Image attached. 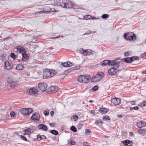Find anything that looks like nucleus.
<instances>
[{"mask_svg": "<svg viewBox=\"0 0 146 146\" xmlns=\"http://www.w3.org/2000/svg\"><path fill=\"white\" fill-rule=\"evenodd\" d=\"M91 79V77L89 75L80 76L78 78V81L80 83H85L88 82Z\"/></svg>", "mask_w": 146, "mask_h": 146, "instance_id": "obj_1", "label": "nucleus"}, {"mask_svg": "<svg viewBox=\"0 0 146 146\" xmlns=\"http://www.w3.org/2000/svg\"><path fill=\"white\" fill-rule=\"evenodd\" d=\"M104 74L102 72H100L95 75L92 78L91 81L96 82L100 81L103 77Z\"/></svg>", "mask_w": 146, "mask_h": 146, "instance_id": "obj_2", "label": "nucleus"}, {"mask_svg": "<svg viewBox=\"0 0 146 146\" xmlns=\"http://www.w3.org/2000/svg\"><path fill=\"white\" fill-rule=\"evenodd\" d=\"M124 37L126 39L131 41L135 40L136 38V35L132 33H125Z\"/></svg>", "mask_w": 146, "mask_h": 146, "instance_id": "obj_3", "label": "nucleus"}, {"mask_svg": "<svg viewBox=\"0 0 146 146\" xmlns=\"http://www.w3.org/2000/svg\"><path fill=\"white\" fill-rule=\"evenodd\" d=\"M54 71H50L48 69H46L44 70L43 73V77L44 78H50L53 76V74H52V72Z\"/></svg>", "mask_w": 146, "mask_h": 146, "instance_id": "obj_4", "label": "nucleus"}, {"mask_svg": "<svg viewBox=\"0 0 146 146\" xmlns=\"http://www.w3.org/2000/svg\"><path fill=\"white\" fill-rule=\"evenodd\" d=\"M108 64L109 65H114V67L118 68L120 66V62H117L116 59L114 60H108Z\"/></svg>", "mask_w": 146, "mask_h": 146, "instance_id": "obj_5", "label": "nucleus"}, {"mask_svg": "<svg viewBox=\"0 0 146 146\" xmlns=\"http://www.w3.org/2000/svg\"><path fill=\"white\" fill-rule=\"evenodd\" d=\"M59 0H56L54 1V4L55 5H60L61 7L64 8H66V0H64L63 1L62 0H60V2H57L58 1H59Z\"/></svg>", "mask_w": 146, "mask_h": 146, "instance_id": "obj_6", "label": "nucleus"}, {"mask_svg": "<svg viewBox=\"0 0 146 146\" xmlns=\"http://www.w3.org/2000/svg\"><path fill=\"white\" fill-rule=\"evenodd\" d=\"M33 111V110L31 108H22L21 110V113L24 115H27L30 114Z\"/></svg>", "mask_w": 146, "mask_h": 146, "instance_id": "obj_7", "label": "nucleus"}, {"mask_svg": "<svg viewBox=\"0 0 146 146\" xmlns=\"http://www.w3.org/2000/svg\"><path fill=\"white\" fill-rule=\"evenodd\" d=\"M37 90L34 88H32L27 90V93L31 95H36L37 94Z\"/></svg>", "mask_w": 146, "mask_h": 146, "instance_id": "obj_8", "label": "nucleus"}, {"mask_svg": "<svg viewBox=\"0 0 146 146\" xmlns=\"http://www.w3.org/2000/svg\"><path fill=\"white\" fill-rule=\"evenodd\" d=\"M47 86V84L45 83H40L38 84L39 88L42 92H44L46 90Z\"/></svg>", "mask_w": 146, "mask_h": 146, "instance_id": "obj_9", "label": "nucleus"}, {"mask_svg": "<svg viewBox=\"0 0 146 146\" xmlns=\"http://www.w3.org/2000/svg\"><path fill=\"white\" fill-rule=\"evenodd\" d=\"M5 64L4 68L5 69L10 70L13 67V65L12 64L10 63L8 60L6 61L4 63Z\"/></svg>", "mask_w": 146, "mask_h": 146, "instance_id": "obj_10", "label": "nucleus"}, {"mask_svg": "<svg viewBox=\"0 0 146 146\" xmlns=\"http://www.w3.org/2000/svg\"><path fill=\"white\" fill-rule=\"evenodd\" d=\"M111 101L114 106L118 105L121 103V100L118 98H113L111 99Z\"/></svg>", "mask_w": 146, "mask_h": 146, "instance_id": "obj_11", "label": "nucleus"}, {"mask_svg": "<svg viewBox=\"0 0 146 146\" xmlns=\"http://www.w3.org/2000/svg\"><path fill=\"white\" fill-rule=\"evenodd\" d=\"M117 68L114 67L113 68H110L108 70V74L111 75H115L117 72Z\"/></svg>", "mask_w": 146, "mask_h": 146, "instance_id": "obj_12", "label": "nucleus"}, {"mask_svg": "<svg viewBox=\"0 0 146 146\" xmlns=\"http://www.w3.org/2000/svg\"><path fill=\"white\" fill-rule=\"evenodd\" d=\"M137 57H128L124 59L125 62L127 63H130L133 61L137 60Z\"/></svg>", "mask_w": 146, "mask_h": 146, "instance_id": "obj_13", "label": "nucleus"}, {"mask_svg": "<svg viewBox=\"0 0 146 146\" xmlns=\"http://www.w3.org/2000/svg\"><path fill=\"white\" fill-rule=\"evenodd\" d=\"M17 51L18 53H21V55L23 53H25L26 52L25 49L23 47L18 46L17 47Z\"/></svg>", "mask_w": 146, "mask_h": 146, "instance_id": "obj_14", "label": "nucleus"}, {"mask_svg": "<svg viewBox=\"0 0 146 146\" xmlns=\"http://www.w3.org/2000/svg\"><path fill=\"white\" fill-rule=\"evenodd\" d=\"M37 128L39 129H41L43 131H47L48 130L47 126L43 124H41L38 125L37 126Z\"/></svg>", "mask_w": 146, "mask_h": 146, "instance_id": "obj_15", "label": "nucleus"}, {"mask_svg": "<svg viewBox=\"0 0 146 146\" xmlns=\"http://www.w3.org/2000/svg\"><path fill=\"white\" fill-rule=\"evenodd\" d=\"M40 118L39 114L38 113H35L31 117V119L32 120H35L38 121Z\"/></svg>", "mask_w": 146, "mask_h": 146, "instance_id": "obj_16", "label": "nucleus"}, {"mask_svg": "<svg viewBox=\"0 0 146 146\" xmlns=\"http://www.w3.org/2000/svg\"><path fill=\"white\" fill-rule=\"evenodd\" d=\"M81 52L83 53L84 55H89L92 53V51L91 50H81Z\"/></svg>", "mask_w": 146, "mask_h": 146, "instance_id": "obj_17", "label": "nucleus"}, {"mask_svg": "<svg viewBox=\"0 0 146 146\" xmlns=\"http://www.w3.org/2000/svg\"><path fill=\"white\" fill-rule=\"evenodd\" d=\"M49 90L51 92H54L58 90V87L57 86H52L50 87Z\"/></svg>", "mask_w": 146, "mask_h": 146, "instance_id": "obj_18", "label": "nucleus"}, {"mask_svg": "<svg viewBox=\"0 0 146 146\" xmlns=\"http://www.w3.org/2000/svg\"><path fill=\"white\" fill-rule=\"evenodd\" d=\"M146 125V123L142 121L139 122L137 123V126L139 128H141V127H144Z\"/></svg>", "mask_w": 146, "mask_h": 146, "instance_id": "obj_19", "label": "nucleus"}, {"mask_svg": "<svg viewBox=\"0 0 146 146\" xmlns=\"http://www.w3.org/2000/svg\"><path fill=\"white\" fill-rule=\"evenodd\" d=\"M22 58V60L23 61H24L26 60H27L29 59V56L25 53H23L21 55Z\"/></svg>", "mask_w": 146, "mask_h": 146, "instance_id": "obj_20", "label": "nucleus"}, {"mask_svg": "<svg viewBox=\"0 0 146 146\" xmlns=\"http://www.w3.org/2000/svg\"><path fill=\"white\" fill-rule=\"evenodd\" d=\"M66 8H72L73 6V3L68 0H66Z\"/></svg>", "mask_w": 146, "mask_h": 146, "instance_id": "obj_21", "label": "nucleus"}, {"mask_svg": "<svg viewBox=\"0 0 146 146\" xmlns=\"http://www.w3.org/2000/svg\"><path fill=\"white\" fill-rule=\"evenodd\" d=\"M62 65L65 67H69L72 66V64L69 61L62 63Z\"/></svg>", "mask_w": 146, "mask_h": 146, "instance_id": "obj_22", "label": "nucleus"}, {"mask_svg": "<svg viewBox=\"0 0 146 146\" xmlns=\"http://www.w3.org/2000/svg\"><path fill=\"white\" fill-rule=\"evenodd\" d=\"M108 111V109L104 108H102L99 110V111L102 114L105 113Z\"/></svg>", "mask_w": 146, "mask_h": 146, "instance_id": "obj_23", "label": "nucleus"}, {"mask_svg": "<svg viewBox=\"0 0 146 146\" xmlns=\"http://www.w3.org/2000/svg\"><path fill=\"white\" fill-rule=\"evenodd\" d=\"M25 131L27 135L29 134V133H32L34 131V129L30 128H28L25 130Z\"/></svg>", "mask_w": 146, "mask_h": 146, "instance_id": "obj_24", "label": "nucleus"}, {"mask_svg": "<svg viewBox=\"0 0 146 146\" xmlns=\"http://www.w3.org/2000/svg\"><path fill=\"white\" fill-rule=\"evenodd\" d=\"M23 64H19L16 67V69L17 70H20L23 69Z\"/></svg>", "mask_w": 146, "mask_h": 146, "instance_id": "obj_25", "label": "nucleus"}, {"mask_svg": "<svg viewBox=\"0 0 146 146\" xmlns=\"http://www.w3.org/2000/svg\"><path fill=\"white\" fill-rule=\"evenodd\" d=\"M108 60H105L102 61L101 62V65L102 66H104L108 64Z\"/></svg>", "mask_w": 146, "mask_h": 146, "instance_id": "obj_26", "label": "nucleus"}, {"mask_svg": "<svg viewBox=\"0 0 146 146\" xmlns=\"http://www.w3.org/2000/svg\"><path fill=\"white\" fill-rule=\"evenodd\" d=\"M78 117L77 115H74L72 116L71 120L72 121H75L78 119Z\"/></svg>", "mask_w": 146, "mask_h": 146, "instance_id": "obj_27", "label": "nucleus"}, {"mask_svg": "<svg viewBox=\"0 0 146 146\" xmlns=\"http://www.w3.org/2000/svg\"><path fill=\"white\" fill-rule=\"evenodd\" d=\"M6 56L7 55L6 53H3L1 54L0 56V58L1 60H5Z\"/></svg>", "mask_w": 146, "mask_h": 146, "instance_id": "obj_28", "label": "nucleus"}, {"mask_svg": "<svg viewBox=\"0 0 146 146\" xmlns=\"http://www.w3.org/2000/svg\"><path fill=\"white\" fill-rule=\"evenodd\" d=\"M139 106L142 107H144L146 106V101L140 103L138 105Z\"/></svg>", "mask_w": 146, "mask_h": 146, "instance_id": "obj_29", "label": "nucleus"}, {"mask_svg": "<svg viewBox=\"0 0 146 146\" xmlns=\"http://www.w3.org/2000/svg\"><path fill=\"white\" fill-rule=\"evenodd\" d=\"M50 132L52 134L57 135L58 134L57 131L55 130H52L50 131Z\"/></svg>", "mask_w": 146, "mask_h": 146, "instance_id": "obj_30", "label": "nucleus"}, {"mask_svg": "<svg viewBox=\"0 0 146 146\" xmlns=\"http://www.w3.org/2000/svg\"><path fill=\"white\" fill-rule=\"evenodd\" d=\"M110 16L109 15L107 14H104L102 15L101 17L103 19H106L108 18Z\"/></svg>", "mask_w": 146, "mask_h": 146, "instance_id": "obj_31", "label": "nucleus"}, {"mask_svg": "<svg viewBox=\"0 0 146 146\" xmlns=\"http://www.w3.org/2000/svg\"><path fill=\"white\" fill-rule=\"evenodd\" d=\"M130 141L127 140L124 141L123 143V144L126 146L128 145V144H130Z\"/></svg>", "mask_w": 146, "mask_h": 146, "instance_id": "obj_32", "label": "nucleus"}, {"mask_svg": "<svg viewBox=\"0 0 146 146\" xmlns=\"http://www.w3.org/2000/svg\"><path fill=\"white\" fill-rule=\"evenodd\" d=\"M86 20L92 19V17L90 15H85L84 16Z\"/></svg>", "mask_w": 146, "mask_h": 146, "instance_id": "obj_33", "label": "nucleus"}, {"mask_svg": "<svg viewBox=\"0 0 146 146\" xmlns=\"http://www.w3.org/2000/svg\"><path fill=\"white\" fill-rule=\"evenodd\" d=\"M102 119L103 120L106 121V120H109L110 119L108 116L106 115L102 117Z\"/></svg>", "mask_w": 146, "mask_h": 146, "instance_id": "obj_34", "label": "nucleus"}, {"mask_svg": "<svg viewBox=\"0 0 146 146\" xmlns=\"http://www.w3.org/2000/svg\"><path fill=\"white\" fill-rule=\"evenodd\" d=\"M145 130L144 129H140L139 131V132L141 134H145Z\"/></svg>", "mask_w": 146, "mask_h": 146, "instance_id": "obj_35", "label": "nucleus"}, {"mask_svg": "<svg viewBox=\"0 0 146 146\" xmlns=\"http://www.w3.org/2000/svg\"><path fill=\"white\" fill-rule=\"evenodd\" d=\"M95 124H102V121L101 119H99L97 120H96L95 122Z\"/></svg>", "mask_w": 146, "mask_h": 146, "instance_id": "obj_36", "label": "nucleus"}, {"mask_svg": "<svg viewBox=\"0 0 146 146\" xmlns=\"http://www.w3.org/2000/svg\"><path fill=\"white\" fill-rule=\"evenodd\" d=\"M71 130L74 132H76L77 131V129L74 126H72L70 127Z\"/></svg>", "mask_w": 146, "mask_h": 146, "instance_id": "obj_37", "label": "nucleus"}, {"mask_svg": "<svg viewBox=\"0 0 146 146\" xmlns=\"http://www.w3.org/2000/svg\"><path fill=\"white\" fill-rule=\"evenodd\" d=\"M139 109V107L138 106H135L133 107H130V110H138Z\"/></svg>", "mask_w": 146, "mask_h": 146, "instance_id": "obj_38", "label": "nucleus"}, {"mask_svg": "<svg viewBox=\"0 0 146 146\" xmlns=\"http://www.w3.org/2000/svg\"><path fill=\"white\" fill-rule=\"evenodd\" d=\"M11 57L14 60L16 58V56L14 53H11Z\"/></svg>", "mask_w": 146, "mask_h": 146, "instance_id": "obj_39", "label": "nucleus"}, {"mask_svg": "<svg viewBox=\"0 0 146 146\" xmlns=\"http://www.w3.org/2000/svg\"><path fill=\"white\" fill-rule=\"evenodd\" d=\"M98 86H95L92 88V90H93V91H96L98 90Z\"/></svg>", "mask_w": 146, "mask_h": 146, "instance_id": "obj_40", "label": "nucleus"}, {"mask_svg": "<svg viewBox=\"0 0 146 146\" xmlns=\"http://www.w3.org/2000/svg\"><path fill=\"white\" fill-rule=\"evenodd\" d=\"M49 113V111L46 110H45L44 111V114L46 116L48 115Z\"/></svg>", "mask_w": 146, "mask_h": 146, "instance_id": "obj_41", "label": "nucleus"}, {"mask_svg": "<svg viewBox=\"0 0 146 146\" xmlns=\"http://www.w3.org/2000/svg\"><path fill=\"white\" fill-rule=\"evenodd\" d=\"M7 83L11 84L13 82V81L12 80H10L9 78H8L7 80Z\"/></svg>", "mask_w": 146, "mask_h": 146, "instance_id": "obj_42", "label": "nucleus"}, {"mask_svg": "<svg viewBox=\"0 0 146 146\" xmlns=\"http://www.w3.org/2000/svg\"><path fill=\"white\" fill-rule=\"evenodd\" d=\"M90 133V131L89 129H86V130H85V133L87 135H89V133Z\"/></svg>", "mask_w": 146, "mask_h": 146, "instance_id": "obj_43", "label": "nucleus"}, {"mask_svg": "<svg viewBox=\"0 0 146 146\" xmlns=\"http://www.w3.org/2000/svg\"><path fill=\"white\" fill-rule=\"evenodd\" d=\"M10 115L11 117H15V113L14 112L12 111L10 112Z\"/></svg>", "mask_w": 146, "mask_h": 146, "instance_id": "obj_44", "label": "nucleus"}, {"mask_svg": "<svg viewBox=\"0 0 146 146\" xmlns=\"http://www.w3.org/2000/svg\"><path fill=\"white\" fill-rule=\"evenodd\" d=\"M37 140L40 141L41 140H42V139L41 138V135L39 134H38L37 136Z\"/></svg>", "mask_w": 146, "mask_h": 146, "instance_id": "obj_45", "label": "nucleus"}, {"mask_svg": "<svg viewBox=\"0 0 146 146\" xmlns=\"http://www.w3.org/2000/svg\"><path fill=\"white\" fill-rule=\"evenodd\" d=\"M16 84L15 82H14L13 81V82L11 83V84L10 86L12 87H15L16 86Z\"/></svg>", "mask_w": 146, "mask_h": 146, "instance_id": "obj_46", "label": "nucleus"}, {"mask_svg": "<svg viewBox=\"0 0 146 146\" xmlns=\"http://www.w3.org/2000/svg\"><path fill=\"white\" fill-rule=\"evenodd\" d=\"M21 137L24 140L27 141V139L23 135H21Z\"/></svg>", "mask_w": 146, "mask_h": 146, "instance_id": "obj_47", "label": "nucleus"}, {"mask_svg": "<svg viewBox=\"0 0 146 146\" xmlns=\"http://www.w3.org/2000/svg\"><path fill=\"white\" fill-rule=\"evenodd\" d=\"M70 145H74L76 143L75 142L72 141V140H71L70 141V142L69 143Z\"/></svg>", "mask_w": 146, "mask_h": 146, "instance_id": "obj_48", "label": "nucleus"}, {"mask_svg": "<svg viewBox=\"0 0 146 146\" xmlns=\"http://www.w3.org/2000/svg\"><path fill=\"white\" fill-rule=\"evenodd\" d=\"M49 12V11H40V12H39L38 13H48V12Z\"/></svg>", "mask_w": 146, "mask_h": 146, "instance_id": "obj_49", "label": "nucleus"}, {"mask_svg": "<svg viewBox=\"0 0 146 146\" xmlns=\"http://www.w3.org/2000/svg\"><path fill=\"white\" fill-rule=\"evenodd\" d=\"M49 125L50 126L53 127L55 126V124L54 123H50Z\"/></svg>", "mask_w": 146, "mask_h": 146, "instance_id": "obj_50", "label": "nucleus"}, {"mask_svg": "<svg viewBox=\"0 0 146 146\" xmlns=\"http://www.w3.org/2000/svg\"><path fill=\"white\" fill-rule=\"evenodd\" d=\"M78 7L77 5L73 4V6L72 7L74 9H77Z\"/></svg>", "mask_w": 146, "mask_h": 146, "instance_id": "obj_51", "label": "nucleus"}, {"mask_svg": "<svg viewBox=\"0 0 146 146\" xmlns=\"http://www.w3.org/2000/svg\"><path fill=\"white\" fill-rule=\"evenodd\" d=\"M91 32L90 30L88 31L86 33H85L84 35H89L91 33Z\"/></svg>", "mask_w": 146, "mask_h": 146, "instance_id": "obj_52", "label": "nucleus"}, {"mask_svg": "<svg viewBox=\"0 0 146 146\" xmlns=\"http://www.w3.org/2000/svg\"><path fill=\"white\" fill-rule=\"evenodd\" d=\"M10 37H6V38H3V41H5V40H8V39L9 38H10Z\"/></svg>", "mask_w": 146, "mask_h": 146, "instance_id": "obj_53", "label": "nucleus"}, {"mask_svg": "<svg viewBox=\"0 0 146 146\" xmlns=\"http://www.w3.org/2000/svg\"><path fill=\"white\" fill-rule=\"evenodd\" d=\"M41 138L42 139H46V137L44 135H41Z\"/></svg>", "mask_w": 146, "mask_h": 146, "instance_id": "obj_54", "label": "nucleus"}, {"mask_svg": "<svg viewBox=\"0 0 146 146\" xmlns=\"http://www.w3.org/2000/svg\"><path fill=\"white\" fill-rule=\"evenodd\" d=\"M53 70V71H54L53 72H52V74H53V76L54 75V74H56V72L54 70Z\"/></svg>", "mask_w": 146, "mask_h": 146, "instance_id": "obj_55", "label": "nucleus"}, {"mask_svg": "<svg viewBox=\"0 0 146 146\" xmlns=\"http://www.w3.org/2000/svg\"><path fill=\"white\" fill-rule=\"evenodd\" d=\"M50 113V114H51V116H52L53 115V114H54V111H51Z\"/></svg>", "mask_w": 146, "mask_h": 146, "instance_id": "obj_56", "label": "nucleus"}, {"mask_svg": "<svg viewBox=\"0 0 146 146\" xmlns=\"http://www.w3.org/2000/svg\"><path fill=\"white\" fill-rule=\"evenodd\" d=\"M134 102L133 101H132L131 102V104L132 105H136V104L134 103Z\"/></svg>", "mask_w": 146, "mask_h": 146, "instance_id": "obj_57", "label": "nucleus"}, {"mask_svg": "<svg viewBox=\"0 0 146 146\" xmlns=\"http://www.w3.org/2000/svg\"><path fill=\"white\" fill-rule=\"evenodd\" d=\"M80 65H79L78 66H77L76 67L75 69H80Z\"/></svg>", "mask_w": 146, "mask_h": 146, "instance_id": "obj_58", "label": "nucleus"}, {"mask_svg": "<svg viewBox=\"0 0 146 146\" xmlns=\"http://www.w3.org/2000/svg\"><path fill=\"white\" fill-rule=\"evenodd\" d=\"M91 113L93 114L94 115L95 113V111L94 110H92L91 111Z\"/></svg>", "mask_w": 146, "mask_h": 146, "instance_id": "obj_59", "label": "nucleus"}, {"mask_svg": "<svg viewBox=\"0 0 146 146\" xmlns=\"http://www.w3.org/2000/svg\"><path fill=\"white\" fill-rule=\"evenodd\" d=\"M142 73L146 74V70L144 71H143L142 72Z\"/></svg>", "mask_w": 146, "mask_h": 146, "instance_id": "obj_60", "label": "nucleus"}, {"mask_svg": "<svg viewBox=\"0 0 146 146\" xmlns=\"http://www.w3.org/2000/svg\"><path fill=\"white\" fill-rule=\"evenodd\" d=\"M129 134L130 135L132 136L133 135L134 133L133 132H131L129 133Z\"/></svg>", "mask_w": 146, "mask_h": 146, "instance_id": "obj_61", "label": "nucleus"}, {"mask_svg": "<svg viewBox=\"0 0 146 146\" xmlns=\"http://www.w3.org/2000/svg\"><path fill=\"white\" fill-rule=\"evenodd\" d=\"M125 54L126 56H128V53L127 52H126L125 53Z\"/></svg>", "mask_w": 146, "mask_h": 146, "instance_id": "obj_62", "label": "nucleus"}, {"mask_svg": "<svg viewBox=\"0 0 146 146\" xmlns=\"http://www.w3.org/2000/svg\"><path fill=\"white\" fill-rule=\"evenodd\" d=\"M92 19H96V17H92Z\"/></svg>", "mask_w": 146, "mask_h": 146, "instance_id": "obj_63", "label": "nucleus"}, {"mask_svg": "<svg viewBox=\"0 0 146 146\" xmlns=\"http://www.w3.org/2000/svg\"><path fill=\"white\" fill-rule=\"evenodd\" d=\"M109 137H110V136H107L106 135H105L104 136V137L105 138H108Z\"/></svg>", "mask_w": 146, "mask_h": 146, "instance_id": "obj_64", "label": "nucleus"}]
</instances>
